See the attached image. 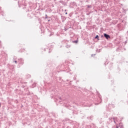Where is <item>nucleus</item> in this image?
Listing matches in <instances>:
<instances>
[{
	"mask_svg": "<svg viewBox=\"0 0 128 128\" xmlns=\"http://www.w3.org/2000/svg\"><path fill=\"white\" fill-rule=\"evenodd\" d=\"M104 36L106 37V40L110 38V36L109 35L106 34H104Z\"/></svg>",
	"mask_w": 128,
	"mask_h": 128,
	"instance_id": "1",
	"label": "nucleus"
},
{
	"mask_svg": "<svg viewBox=\"0 0 128 128\" xmlns=\"http://www.w3.org/2000/svg\"><path fill=\"white\" fill-rule=\"evenodd\" d=\"M15 64H16V61H14Z\"/></svg>",
	"mask_w": 128,
	"mask_h": 128,
	"instance_id": "3",
	"label": "nucleus"
},
{
	"mask_svg": "<svg viewBox=\"0 0 128 128\" xmlns=\"http://www.w3.org/2000/svg\"><path fill=\"white\" fill-rule=\"evenodd\" d=\"M75 42L76 43V42H78V41H75Z\"/></svg>",
	"mask_w": 128,
	"mask_h": 128,
	"instance_id": "4",
	"label": "nucleus"
},
{
	"mask_svg": "<svg viewBox=\"0 0 128 128\" xmlns=\"http://www.w3.org/2000/svg\"><path fill=\"white\" fill-rule=\"evenodd\" d=\"M95 38H98V36H96L95 37Z\"/></svg>",
	"mask_w": 128,
	"mask_h": 128,
	"instance_id": "2",
	"label": "nucleus"
}]
</instances>
